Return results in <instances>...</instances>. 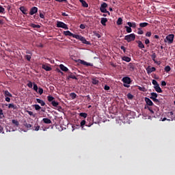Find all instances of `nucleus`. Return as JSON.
<instances>
[{"label": "nucleus", "mask_w": 175, "mask_h": 175, "mask_svg": "<svg viewBox=\"0 0 175 175\" xmlns=\"http://www.w3.org/2000/svg\"><path fill=\"white\" fill-rule=\"evenodd\" d=\"M135 39H136V35H135V33H131L125 36L124 37V40H126L128 43H131V42L135 41Z\"/></svg>", "instance_id": "f257e3e1"}, {"label": "nucleus", "mask_w": 175, "mask_h": 175, "mask_svg": "<svg viewBox=\"0 0 175 175\" xmlns=\"http://www.w3.org/2000/svg\"><path fill=\"white\" fill-rule=\"evenodd\" d=\"M75 39H77L78 40H81L83 44H91V42L90 41H87L85 38H84L83 36H79L77 34V36H75Z\"/></svg>", "instance_id": "f03ea898"}, {"label": "nucleus", "mask_w": 175, "mask_h": 175, "mask_svg": "<svg viewBox=\"0 0 175 175\" xmlns=\"http://www.w3.org/2000/svg\"><path fill=\"white\" fill-rule=\"evenodd\" d=\"M56 27L57 28H63V29H69V28L68 27V25L65 24L62 21H57Z\"/></svg>", "instance_id": "7ed1b4c3"}, {"label": "nucleus", "mask_w": 175, "mask_h": 175, "mask_svg": "<svg viewBox=\"0 0 175 175\" xmlns=\"http://www.w3.org/2000/svg\"><path fill=\"white\" fill-rule=\"evenodd\" d=\"M166 39L170 44L173 43V40H174V34H170L166 36Z\"/></svg>", "instance_id": "20e7f679"}, {"label": "nucleus", "mask_w": 175, "mask_h": 175, "mask_svg": "<svg viewBox=\"0 0 175 175\" xmlns=\"http://www.w3.org/2000/svg\"><path fill=\"white\" fill-rule=\"evenodd\" d=\"M167 117H168L167 121H173L174 120V113L173 111L168 112L167 113Z\"/></svg>", "instance_id": "39448f33"}, {"label": "nucleus", "mask_w": 175, "mask_h": 175, "mask_svg": "<svg viewBox=\"0 0 175 175\" xmlns=\"http://www.w3.org/2000/svg\"><path fill=\"white\" fill-rule=\"evenodd\" d=\"M64 35H65L66 36H72V38H75V39H76L75 36H77V34H73L69 30L64 31Z\"/></svg>", "instance_id": "423d86ee"}, {"label": "nucleus", "mask_w": 175, "mask_h": 175, "mask_svg": "<svg viewBox=\"0 0 175 175\" xmlns=\"http://www.w3.org/2000/svg\"><path fill=\"white\" fill-rule=\"evenodd\" d=\"M122 81H123V83L124 84H131L132 81H131V78L130 77H124L122 78Z\"/></svg>", "instance_id": "0eeeda50"}, {"label": "nucleus", "mask_w": 175, "mask_h": 175, "mask_svg": "<svg viewBox=\"0 0 175 175\" xmlns=\"http://www.w3.org/2000/svg\"><path fill=\"white\" fill-rule=\"evenodd\" d=\"M36 13H38V7L31 8L29 12L30 16H33V14H36Z\"/></svg>", "instance_id": "6e6552de"}, {"label": "nucleus", "mask_w": 175, "mask_h": 175, "mask_svg": "<svg viewBox=\"0 0 175 175\" xmlns=\"http://www.w3.org/2000/svg\"><path fill=\"white\" fill-rule=\"evenodd\" d=\"M155 70H157V68H155V67L148 66L146 68V72H147L148 75L152 73V72H155Z\"/></svg>", "instance_id": "1a4fd4ad"}, {"label": "nucleus", "mask_w": 175, "mask_h": 175, "mask_svg": "<svg viewBox=\"0 0 175 175\" xmlns=\"http://www.w3.org/2000/svg\"><path fill=\"white\" fill-rule=\"evenodd\" d=\"M106 8H107V3H103L101 4L100 8V10L101 13L103 12H106V10H107Z\"/></svg>", "instance_id": "9d476101"}, {"label": "nucleus", "mask_w": 175, "mask_h": 175, "mask_svg": "<svg viewBox=\"0 0 175 175\" xmlns=\"http://www.w3.org/2000/svg\"><path fill=\"white\" fill-rule=\"evenodd\" d=\"M145 102L148 106H154V103L148 97L145 98Z\"/></svg>", "instance_id": "9b49d317"}, {"label": "nucleus", "mask_w": 175, "mask_h": 175, "mask_svg": "<svg viewBox=\"0 0 175 175\" xmlns=\"http://www.w3.org/2000/svg\"><path fill=\"white\" fill-rule=\"evenodd\" d=\"M5 106H8V109H13V110H17L18 107L14 104H6Z\"/></svg>", "instance_id": "f8f14e48"}, {"label": "nucleus", "mask_w": 175, "mask_h": 175, "mask_svg": "<svg viewBox=\"0 0 175 175\" xmlns=\"http://www.w3.org/2000/svg\"><path fill=\"white\" fill-rule=\"evenodd\" d=\"M42 69H44V70H46V72H50L51 70H53V68L51 67H50L49 65H46V64H42Z\"/></svg>", "instance_id": "ddd939ff"}, {"label": "nucleus", "mask_w": 175, "mask_h": 175, "mask_svg": "<svg viewBox=\"0 0 175 175\" xmlns=\"http://www.w3.org/2000/svg\"><path fill=\"white\" fill-rule=\"evenodd\" d=\"M80 64L82 65H85V66H93V64L91 63H88L84 60H80Z\"/></svg>", "instance_id": "4468645a"}, {"label": "nucleus", "mask_w": 175, "mask_h": 175, "mask_svg": "<svg viewBox=\"0 0 175 175\" xmlns=\"http://www.w3.org/2000/svg\"><path fill=\"white\" fill-rule=\"evenodd\" d=\"M67 79H68V80H69V79H73L74 80H77V77H76V76L75 75H73V73H72V72H70L68 74Z\"/></svg>", "instance_id": "2eb2a0df"}, {"label": "nucleus", "mask_w": 175, "mask_h": 175, "mask_svg": "<svg viewBox=\"0 0 175 175\" xmlns=\"http://www.w3.org/2000/svg\"><path fill=\"white\" fill-rule=\"evenodd\" d=\"M59 68L61 70H62L63 72H68V70H69V69L66 66H65L64 64H60Z\"/></svg>", "instance_id": "dca6fc26"}, {"label": "nucleus", "mask_w": 175, "mask_h": 175, "mask_svg": "<svg viewBox=\"0 0 175 175\" xmlns=\"http://www.w3.org/2000/svg\"><path fill=\"white\" fill-rule=\"evenodd\" d=\"M12 123L13 124V125H14V126H16V128H18V126H20V122H18V120H12Z\"/></svg>", "instance_id": "f3484780"}, {"label": "nucleus", "mask_w": 175, "mask_h": 175, "mask_svg": "<svg viewBox=\"0 0 175 175\" xmlns=\"http://www.w3.org/2000/svg\"><path fill=\"white\" fill-rule=\"evenodd\" d=\"M127 25H129V27L130 28H135L136 27V23L135 22H128L127 23Z\"/></svg>", "instance_id": "a211bd4d"}, {"label": "nucleus", "mask_w": 175, "mask_h": 175, "mask_svg": "<svg viewBox=\"0 0 175 175\" xmlns=\"http://www.w3.org/2000/svg\"><path fill=\"white\" fill-rule=\"evenodd\" d=\"M92 83L94 84V85H98V84H99V80L96 79V78H92Z\"/></svg>", "instance_id": "6ab92c4d"}, {"label": "nucleus", "mask_w": 175, "mask_h": 175, "mask_svg": "<svg viewBox=\"0 0 175 175\" xmlns=\"http://www.w3.org/2000/svg\"><path fill=\"white\" fill-rule=\"evenodd\" d=\"M154 88L157 92H159V93L162 92V89L161 88V87H159V85L154 86Z\"/></svg>", "instance_id": "aec40b11"}, {"label": "nucleus", "mask_w": 175, "mask_h": 175, "mask_svg": "<svg viewBox=\"0 0 175 175\" xmlns=\"http://www.w3.org/2000/svg\"><path fill=\"white\" fill-rule=\"evenodd\" d=\"M129 70H131V72H133V70H135V64H133L132 63H129Z\"/></svg>", "instance_id": "412c9836"}, {"label": "nucleus", "mask_w": 175, "mask_h": 175, "mask_svg": "<svg viewBox=\"0 0 175 175\" xmlns=\"http://www.w3.org/2000/svg\"><path fill=\"white\" fill-rule=\"evenodd\" d=\"M79 2H81L82 6L83 8H88V3L84 0H79Z\"/></svg>", "instance_id": "4be33fe9"}, {"label": "nucleus", "mask_w": 175, "mask_h": 175, "mask_svg": "<svg viewBox=\"0 0 175 175\" xmlns=\"http://www.w3.org/2000/svg\"><path fill=\"white\" fill-rule=\"evenodd\" d=\"M107 22V18H101V24L102 25H103L104 27H106V23Z\"/></svg>", "instance_id": "5701e85b"}, {"label": "nucleus", "mask_w": 175, "mask_h": 175, "mask_svg": "<svg viewBox=\"0 0 175 175\" xmlns=\"http://www.w3.org/2000/svg\"><path fill=\"white\" fill-rule=\"evenodd\" d=\"M36 102L38 103H40V105H41V106H44L46 105V103H44V101H43V100H40V98H36Z\"/></svg>", "instance_id": "b1692460"}, {"label": "nucleus", "mask_w": 175, "mask_h": 175, "mask_svg": "<svg viewBox=\"0 0 175 175\" xmlns=\"http://www.w3.org/2000/svg\"><path fill=\"white\" fill-rule=\"evenodd\" d=\"M151 58L152 59V61H154V64H158V61H157L155 59V58H157V54H155V53H152V55H151Z\"/></svg>", "instance_id": "393cba45"}, {"label": "nucleus", "mask_w": 175, "mask_h": 175, "mask_svg": "<svg viewBox=\"0 0 175 175\" xmlns=\"http://www.w3.org/2000/svg\"><path fill=\"white\" fill-rule=\"evenodd\" d=\"M150 99H152V98H154V99H156V98H158V94L155 93V92H152L150 93Z\"/></svg>", "instance_id": "a878e982"}, {"label": "nucleus", "mask_w": 175, "mask_h": 175, "mask_svg": "<svg viewBox=\"0 0 175 175\" xmlns=\"http://www.w3.org/2000/svg\"><path fill=\"white\" fill-rule=\"evenodd\" d=\"M122 59V61H125L126 62H131V57H127V56H124Z\"/></svg>", "instance_id": "bb28decb"}, {"label": "nucleus", "mask_w": 175, "mask_h": 175, "mask_svg": "<svg viewBox=\"0 0 175 175\" xmlns=\"http://www.w3.org/2000/svg\"><path fill=\"white\" fill-rule=\"evenodd\" d=\"M23 125H24V126H25V128H27V129H29V128H32V124H31L29 123H27L26 121H25Z\"/></svg>", "instance_id": "cd10ccee"}, {"label": "nucleus", "mask_w": 175, "mask_h": 175, "mask_svg": "<svg viewBox=\"0 0 175 175\" xmlns=\"http://www.w3.org/2000/svg\"><path fill=\"white\" fill-rule=\"evenodd\" d=\"M42 121L44 124H51V120L49 118H43Z\"/></svg>", "instance_id": "c85d7f7f"}, {"label": "nucleus", "mask_w": 175, "mask_h": 175, "mask_svg": "<svg viewBox=\"0 0 175 175\" xmlns=\"http://www.w3.org/2000/svg\"><path fill=\"white\" fill-rule=\"evenodd\" d=\"M137 43H138V47L139 49H144V44H143V42L140 40L137 41Z\"/></svg>", "instance_id": "c756f323"}, {"label": "nucleus", "mask_w": 175, "mask_h": 175, "mask_svg": "<svg viewBox=\"0 0 175 175\" xmlns=\"http://www.w3.org/2000/svg\"><path fill=\"white\" fill-rule=\"evenodd\" d=\"M19 9H20L21 12H22V13L23 14H27V9H25V7L22 6Z\"/></svg>", "instance_id": "7c9ffc66"}, {"label": "nucleus", "mask_w": 175, "mask_h": 175, "mask_svg": "<svg viewBox=\"0 0 175 175\" xmlns=\"http://www.w3.org/2000/svg\"><path fill=\"white\" fill-rule=\"evenodd\" d=\"M52 106H53V107H58L59 103H58L57 101L53 100L51 103Z\"/></svg>", "instance_id": "2f4dec72"}, {"label": "nucleus", "mask_w": 175, "mask_h": 175, "mask_svg": "<svg viewBox=\"0 0 175 175\" xmlns=\"http://www.w3.org/2000/svg\"><path fill=\"white\" fill-rule=\"evenodd\" d=\"M40 129V126L38 125V124H35L33 127V131H39Z\"/></svg>", "instance_id": "473e14b6"}, {"label": "nucleus", "mask_w": 175, "mask_h": 175, "mask_svg": "<svg viewBox=\"0 0 175 175\" xmlns=\"http://www.w3.org/2000/svg\"><path fill=\"white\" fill-rule=\"evenodd\" d=\"M148 25V23H139L140 28H145V27H147Z\"/></svg>", "instance_id": "72a5a7b5"}, {"label": "nucleus", "mask_w": 175, "mask_h": 175, "mask_svg": "<svg viewBox=\"0 0 175 175\" xmlns=\"http://www.w3.org/2000/svg\"><path fill=\"white\" fill-rule=\"evenodd\" d=\"M4 96H8L9 98H12L13 95H12L8 90L4 92Z\"/></svg>", "instance_id": "f704fd0d"}, {"label": "nucleus", "mask_w": 175, "mask_h": 175, "mask_svg": "<svg viewBox=\"0 0 175 175\" xmlns=\"http://www.w3.org/2000/svg\"><path fill=\"white\" fill-rule=\"evenodd\" d=\"M124 28L126 29L127 33H131V32H132V28L129 26H125Z\"/></svg>", "instance_id": "c9c22d12"}, {"label": "nucleus", "mask_w": 175, "mask_h": 175, "mask_svg": "<svg viewBox=\"0 0 175 175\" xmlns=\"http://www.w3.org/2000/svg\"><path fill=\"white\" fill-rule=\"evenodd\" d=\"M116 24L117 25H122V18H118Z\"/></svg>", "instance_id": "e433bc0d"}, {"label": "nucleus", "mask_w": 175, "mask_h": 175, "mask_svg": "<svg viewBox=\"0 0 175 175\" xmlns=\"http://www.w3.org/2000/svg\"><path fill=\"white\" fill-rule=\"evenodd\" d=\"M26 112H27V113L30 116H31L33 118H35V117H36V113H33V112L31 111H26Z\"/></svg>", "instance_id": "4c0bfd02"}, {"label": "nucleus", "mask_w": 175, "mask_h": 175, "mask_svg": "<svg viewBox=\"0 0 175 175\" xmlns=\"http://www.w3.org/2000/svg\"><path fill=\"white\" fill-rule=\"evenodd\" d=\"M152 100H153L156 105H161V101H159V100L157 98H152Z\"/></svg>", "instance_id": "58836bf2"}, {"label": "nucleus", "mask_w": 175, "mask_h": 175, "mask_svg": "<svg viewBox=\"0 0 175 175\" xmlns=\"http://www.w3.org/2000/svg\"><path fill=\"white\" fill-rule=\"evenodd\" d=\"M47 99L49 100V102H54V97H53L52 96H47Z\"/></svg>", "instance_id": "ea45409f"}, {"label": "nucleus", "mask_w": 175, "mask_h": 175, "mask_svg": "<svg viewBox=\"0 0 175 175\" xmlns=\"http://www.w3.org/2000/svg\"><path fill=\"white\" fill-rule=\"evenodd\" d=\"M165 72H167V73H168V72H170V70H172V68L169 66H166L164 68Z\"/></svg>", "instance_id": "a19ab883"}, {"label": "nucleus", "mask_w": 175, "mask_h": 175, "mask_svg": "<svg viewBox=\"0 0 175 175\" xmlns=\"http://www.w3.org/2000/svg\"><path fill=\"white\" fill-rule=\"evenodd\" d=\"M87 116H88V114H87V113H79V116L80 117H83V118H87Z\"/></svg>", "instance_id": "79ce46f5"}, {"label": "nucleus", "mask_w": 175, "mask_h": 175, "mask_svg": "<svg viewBox=\"0 0 175 175\" xmlns=\"http://www.w3.org/2000/svg\"><path fill=\"white\" fill-rule=\"evenodd\" d=\"M30 27H31L32 28H40V25H36L34 23H31L30 25Z\"/></svg>", "instance_id": "37998d69"}, {"label": "nucleus", "mask_w": 175, "mask_h": 175, "mask_svg": "<svg viewBox=\"0 0 175 175\" xmlns=\"http://www.w3.org/2000/svg\"><path fill=\"white\" fill-rule=\"evenodd\" d=\"M138 90L139 91H142V92H146V91H147V90H146V88L140 86H138Z\"/></svg>", "instance_id": "c03bdc74"}, {"label": "nucleus", "mask_w": 175, "mask_h": 175, "mask_svg": "<svg viewBox=\"0 0 175 175\" xmlns=\"http://www.w3.org/2000/svg\"><path fill=\"white\" fill-rule=\"evenodd\" d=\"M0 118H5V115H3V110L0 108Z\"/></svg>", "instance_id": "a18cd8bd"}, {"label": "nucleus", "mask_w": 175, "mask_h": 175, "mask_svg": "<svg viewBox=\"0 0 175 175\" xmlns=\"http://www.w3.org/2000/svg\"><path fill=\"white\" fill-rule=\"evenodd\" d=\"M94 36H96V38H98V39H100V34H99V33H97L96 31H94L93 32Z\"/></svg>", "instance_id": "49530a36"}, {"label": "nucleus", "mask_w": 175, "mask_h": 175, "mask_svg": "<svg viewBox=\"0 0 175 175\" xmlns=\"http://www.w3.org/2000/svg\"><path fill=\"white\" fill-rule=\"evenodd\" d=\"M33 107L35 108V110H37V111H39L40 110V109H42V107H40L39 105H34Z\"/></svg>", "instance_id": "de8ad7c7"}, {"label": "nucleus", "mask_w": 175, "mask_h": 175, "mask_svg": "<svg viewBox=\"0 0 175 175\" xmlns=\"http://www.w3.org/2000/svg\"><path fill=\"white\" fill-rule=\"evenodd\" d=\"M138 35H143L144 33V31L142 30V28H138V31H137Z\"/></svg>", "instance_id": "09e8293b"}, {"label": "nucleus", "mask_w": 175, "mask_h": 175, "mask_svg": "<svg viewBox=\"0 0 175 175\" xmlns=\"http://www.w3.org/2000/svg\"><path fill=\"white\" fill-rule=\"evenodd\" d=\"M38 92V94H40V95H42V94H43V88H39L38 92Z\"/></svg>", "instance_id": "8fccbe9b"}, {"label": "nucleus", "mask_w": 175, "mask_h": 175, "mask_svg": "<svg viewBox=\"0 0 175 175\" xmlns=\"http://www.w3.org/2000/svg\"><path fill=\"white\" fill-rule=\"evenodd\" d=\"M33 89L34 90V91H36V92H38V90L39 89L38 88V85H36V83H33Z\"/></svg>", "instance_id": "3c124183"}, {"label": "nucleus", "mask_w": 175, "mask_h": 175, "mask_svg": "<svg viewBox=\"0 0 175 175\" xmlns=\"http://www.w3.org/2000/svg\"><path fill=\"white\" fill-rule=\"evenodd\" d=\"M152 84H153V85H154V87L157 86V85H159V84L158 83V82L155 79L152 80Z\"/></svg>", "instance_id": "603ef678"}, {"label": "nucleus", "mask_w": 175, "mask_h": 175, "mask_svg": "<svg viewBox=\"0 0 175 175\" xmlns=\"http://www.w3.org/2000/svg\"><path fill=\"white\" fill-rule=\"evenodd\" d=\"M27 87H29V88H32V87H33V83L31 82V81H29L28 83H27Z\"/></svg>", "instance_id": "864d4df0"}, {"label": "nucleus", "mask_w": 175, "mask_h": 175, "mask_svg": "<svg viewBox=\"0 0 175 175\" xmlns=\"http://www.w3.org/2000/svg\"><path fill=\"white\" fill-rule=\"evenodd\" d=\"M145 109H148L152 114H154V111L152 110V108H151L150 107H145Z\"/></svg>", "instance_id": "5fc2aeb1"}, {"label": "nucleus", "mask_w": 175, "mask_h": 175, "mask_svg": "<svg viewBox=\"0 0 175 175\" xmlns=\"http://www.w3.org/2000/svg\"><path fill=\"white\" fill-rule=\"evenodd\" d=\"M85 124H87V122H85V120H82L81 122V128H83L84 125H85Z\"/></svg>", "instance_id": "6e6d98bb"}, {"label": "nucleus", "mask_w": 175, "mask_h": 175, "mask_svg": "<svg viewBox=\"0 0 175 175\" xmlns=\"http://www.w3.org/2000/svg\"><path fill=\"white\" fill-rule=\"evenodd\" d=\"M127 98H128V99H133V96L132 95V94H131V93H129L128 94H127Z\"/></svg>", "instance_id": "4d7b16f0"}, {"label": "nucleus", "mask_w": 175, "mask_h": 175, "mask_svg": "<svg viewBox=\"0 0 175 175\" xmlns=\"http://www.w3.org/2000/svg\"><path fill=\"white\" fill-rule=\"evenodd\" d=\"M70 96H71V98H72V99L76 98V96H77V95L75 93H71Z\"/></svg>", "instance_id": "13d9d810"}, {"label": "nucleus", "mask_w": 175, "mask_h": 175, "mask_svg": "<svg viewBox=\"0 0 175 175\" xmlns=\"http://www.w3.org/2000/svg\"><path fill=\"white\" fill-rule=\"evenodd\" d=\"M0 13H5V8L2 5H0Z\"/></svg>", "instance_id": "bf43d9fd"}, {"label": "nucleus", "mask_w": 175, "mask_h": 175, "mask_svg": "<svg viewBox=\"0 0 175 175\" xmlns=\"http://www.w3.org/2000/svg\"><path fill=\"white\" fill-rule=\"evenodd\" d=\"M104 90H105V91H109V90H110V86L105 85L104 86Z\"/></svg>", "instance_id": "052dcab7"}, {"label": "nucleus", "mask_w": 175, "mask_h": 175, "mask_svg": "<svg viewBox=\"0 0 175 175\" xmlns=\"http://www.w3.org/2000/svg\"><path fill=\"white\" fill-rule=\"evenodd\" d=\"M25 57L26 58V59H27L28 61H31V55H26L25 56Z\"/></svg>", "instance_id": "680f3d73"}, {"label": "nucleus", "mask_w": 175, "mask_h": 175, "mask_svg": "<svg viewBox=\"0 0 175 175\" xmlns=\"http://www.w3.org/2000/svg\"><path fill=\"white\" fill-rule=\"evenodd\" d=\"M0 133H5V131L3 130V127L0 125Z\"/></svg>", "instance_id": "e2e57ef3"}, {"label": "nucleus", "mask_w": 175, "mask_h": 175, "mask_svg": "<svg viewBox=\"0 0 175 175\" xmlns=\"http://www.w3.org/2000/svg\"><path fill=\"white\" fill-rule=\"evenodd\" d=\"M151 35H152V33H151V31H148L146 33V36H148V38H150V36H151Z\"/></svg>", "instance_id": "0e129e2a"}, {"label": "nucleus", "mask_w": 175, "mask_h": 175, "mask_svg": "<svg viewBox=\"0 0 175 175\" xmlns=\"http://www.w3.org/2000/svg\"><path fill=\"white\" fill-rule=\"evenodd\" d=\"M79 27L81 28V29H85V25L81 24Z\"/></svg>", "instance_id": "69168bd1"}, {"label": "nucleus", "mask_w": 175, "mask_h": 175, "mask_svg": "<svg viewBox=\"0 0 175 175\" xmlns=\"http://www.w3.org/2000/svg\"><path fill=\"white\" fill-rule=\"evenodd\" d=\"M120 49H121V50H122L124 51V53H125L126 51V48H125V46H121Z\"/></svg>", "instance_id": "338daca9"}, {"label": "nucleus", "mask_w": 175, "mask_h": 175, "mask_svg": "<svg viewBox=\"0 0 175 175\" xmlns=\"http://www.w3.org/2000/svg\"><path fill=\"white\" fill-rule=\"evenodd\" d=\"M57 107V110L58 111H62V107L57 105V107Z\"/></svg>", "instance_id": "774afa93"}]
</instances>
